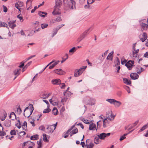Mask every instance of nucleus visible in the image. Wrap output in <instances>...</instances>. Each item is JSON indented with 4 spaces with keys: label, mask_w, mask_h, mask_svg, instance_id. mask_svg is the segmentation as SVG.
Listing matches in <instances>:
<instances>
[{
    "label": "nucleus",
    "mask_w": 148,
    "mask_h": 148,
    "mask_svg": "<svg viewBox=\"0 0 148 148\" xmlns=\"http://www.w3.org/2000/svg\"><path fill=\"white\" fill-rule=\"evenodd\" d=\"M39 129L41 130L45 131V127L43 125H42L39 127Z\"/></svg>",
    "instance_id": "4d7b16f0"
},
{
    "label": "nucleus",
    "mask_w": 148,
    "mask_h": 148,
    "mask_svg": "<svg viewBox=\"0 0 148 148\" xmlns=\"http://www.w3.org/2000/svg\"><path fill=\"white\" fill-rule=\"evenodd\" d=\"M115 100L114 99H106V101H108V102L110 103L111 104H113L114 103L115 101Z\"/></svg>",
    "instance_id": "72a5a7b5"
},
{
    "label": "nucleus",
    "mask_w": 148,
    "mask_h": 148,
    "mask_svg": "<svg viewBox=\"0 0 148 148\" xmlns=\"http://www.w3.org/2000/svg\"><path fill=\"white\" fill-rule=\"evenodd\" d=\"M23 3L22 1H19L17 3L15 4V7L20 11H21V9L20 8V7L23 6Z\"/></svg>",
    "instance_id": "f8f14e48"
},
{
    "label": "nucleus",
    "mask_w": 148,
    "mask_h": 148,
    "mask_svg": "<svg viewBox=\"0 0 148 148\" xmlns=\"http://www.w3.org/2000/svg\"><path fill=\"white\" fill-rule=\"evenodd\" d=\"M67 99L68 98L66 97H64L61 100V102L63 103V105L64 104V102H66L67 101Z\"/></svg>",
    "instance_id": "49530a36"
},
{
    "label": "nucleus",
    "mask_w": 148,
    "mask_h": 148,
    "mask_svg": "<svg viewBox=\"0 0 148 148\" xmlns=\"http://www.w3.org/2000/svg\"><path fill=\"white\" fill-rule=\"evenodd\" d=\"M75 47H73L72 48H71L70 50L69 51V52L70 53H74L75 51Z\"/></svg>",
    "instance_id": "3c124183"
},
{
    "label": "nucleus",
    "mask_w": 148,
    "mask_h": 148,
    "mask_svg": "<svg viewBox=\"0 0 148 148\" xmlns=\"http://www.w3.org/2000/svg\"><path fill=\"white\" fill-rule=\"evenodd\" d=\"M57 122L56 124L52 125H48L46 128L47 130V133H52L56 128Z\"/></svg>",
    "instance_id": "423d86ee"
},
{
    "label": "nucleus",
    "mask_w": 148,
    "mask_h": 148,
    "mask_svg": "<svg viewBox=\"0 0 148 148\" xmlns=\"http://www.w3.org/2000/svg\"><path fill=\"white\" fill-rule=\"evenodd\" d=\"M43 140L45 142H47L48 141V140L47 139L46 137V135L45 134H43Z\"/></svg>",
    "instance_id": "c03bdc74"
},
{
    "label": "nucleus",
    "mask_w": 148,
    "mask_h": 148,
    "mask_svg": "<svg viewBox=\"0 0 148 148\" xmlns=\"http://www.w3.org/2000/svg\"><path fill=\"white\" fill-rule=\"evenodd\" d=\"M51 111V109L49 108H47L44 109L43 111L44 113H48Z\"/></svg>",
    "instance_id": "a18cd8bd"
},
{
    "label": "nucleus",
    "mask_w": 148,
    "mask_h": 148,
    "mask_svg": "<svg viewBox=\"0 0 148 148\" xmlns=\"http://www.w3.org/2000/svg\"><path fill=\"white\" fill-rule=\"evenodd\" d=\"M48 26V24L46 23H42L41 25V26L42 29L47 28Z\"/></svg>",
    "instance_id": "58836bf2"
},
{
    "label": "nucleus",
    "mask_w": 148,
    "mask_h": 148,
    "mask_svg": "<svg viewBox=\"0 0 148 148\" xmlns=\"http://www.w3.org/2000/svg\"><path fill=\"white\" fill-rule=\"evenodd\" d=\"M140 26L142 31L143 30H147L148 28V25L143 23V22H141Z\"/></svg>",
    "instance_id": "9d476101"
},
{
    "label": "nucleus",
    "mask_w": 148,
    "mask_h": 148,
    "mask_svg": "<svg viewBox=\"0 0 148 148\" xmlns=\"http://www.w3.org/2000/svg\"><path fill=\"white\" fill-rule=\"evenodd\" d=\"M6 113L5 112L3 113V116L1 118V120L2 121H3L4 120L6 117Z\"/></svg>",
    "instance_id": "37998d69"
},
{
    "label": "nucleus",
    "mask_w": 148,
    "mask_h": 148,
    "mask_svg": "<svg viewBox=\"0 0 148 148\" xmlns=\"http://www.w3.org/2000/svg\"><path fill=\"white\" fill-rule=\"evenodd\" d=\"M78 132V130L77 128H76L71 132V133L72 134H74L77 133Z\"/></svg>",
    "instance_id": "4c0bfd02"
},
{
    "label": "nucleus",
    "mask_w": 148,
    "mask_h": 148,
    "mask_svg": "<svg viewBox=\"0 0 148 148\" xmlns=\"http://www.w3.org/2000/svg\"><path fill=\"white\" fill-rule=\"evenodd\" d=\"M23 62H21V63H20V65H19V67L20 68H22L23 67V66H24V63L25 62V60L23 61Z\"/></svg>",
    "instance_id": "bf43d9fd"
},
{
    "label": "nucleus",
    "mask_w": 148,
    "mask_h": 148,
    "mask_svg": "<svg viewBox=\"0 0 148 148\" xmlns=\"http://www.w3.org/2000/svg\"><path fill=\"white\" fill-rule=\"evenodd\" d=\"M55 20L56 21L58 22L62 20L61 18L60 17H57L56 18H55Z\"/></svg>",
    "instance_id": "13d9d810"
},
{
    "label": "nucleus",
    "mask_w": 148,
    "mask_h": 148,
    "mask_svg": "<svg viewBox=\"0 0 148 148\" xmlns=\"http://www.w3.org/2000/svg\"><path fill=\"white\" fill-rule=\"evenodd\" d=\"M55 73L60 75H62L65 73V72L61 69H58L54 70Z\"/></svg>",
    "instance_id": "ddd939ff"
},
{
    "label": "nucleus",
    "mask_w": 148,
    "mask_h": 148,
    "mask_svg": "<svg viewBox=\"0 0 148 148\" xmlns=\"http://www.w3.org/2000/svg\"><path fill=\"white\" fill-rule=\"evenodd\" d=\"M51 82L54 85H59L61 84V81L59 79H56L52 80Z\"/></svg>",
    "instance_id": "2eb2a0df"
},
{
    "label": "nucleus",
    "mask_w": 148,
    "mask_h": 148,
    "mask_svg": "<svg viewBox=\"0 0 148 148\" xmlns=\"http://www.w3.org/2000/svg\"><path fill=\"white\" fill-rule=\"evenodd\" d=\"M21 110L20 107H18L17 108V112L19 114L21 113Z\"/></svg>",
    "instance_id": "8fccbe9b"
},
{
    "label": "nucleus",
    "mask_w": 148,
    "mask_h": 148,
    "mask_svg": "<svg viewBox=\"0 0 148 148\" xmlns=\"http://www.w3.org/2000/svg\"><path fill=\"white\" fill-rule=\"evenodd\" d=\"M56 5L54 6V10L52 12L53 15L60 14L61 12L60 8L62 5L61 0H55Z\"/></svg>",
    "instance_id": "f03ea898"
},
{
    "label": "nucleus",
    "mask_w": 148,
    "mask_h": 148,
    "mask_svg": "<svg viewBox=\"0 0 148 148\" xmlns=\"http://www.w3.org/2000/svg\"><path fill=\"white\" fill-rule=\"evenodd\" d=\"M56 66V65L55 64V63H54L49 66V69H52L55 66Z\"/></svg>",
    "instance_id": "69168bd1"
},
{
    "label": "nucleus",
    "mask_w": 148,
    "mask_h": 148,
    "mask_svg": "<svg viewBox=\"0 0 148 148\" xmlns=\"http://www.w3.org/2000/svg\"><path fill=\"white\" fill-rule=\"evenodd\" d=\"M29 107H26L25 109L24 112V116L27 117H29L32 114L33 111L34 110L33 105L32 104H30Z\"/></svg>",
    "instance_id": "7ed1b4c3"
},
{
    "label": "nucleus",
    "mask_w": 148,
    "mask_h": 148,
    "mask_svg": "<svg viewBox=\"0 0 148 148\" xmlns=\"http://www.w3.org/2000/svg\"><path fill=\"white\" fill-rule=\"evenodd\" d=\"M114 104L116 107H119L121 104V103L119 101L115 100Z\"/></svg>",
    "instance_id": "bb28decb"
},
{
    "label": "nucleus",
    "mask_w": 148,
    "mask_h": 148,
    "mask_svg": "<svg viewBox=\"0 0 148 148\" xmlns=\"http://www.w3.org/2000/svg\"><path fill=\"white\" fill-rule=\"evenodd\" d=\"M143 68H142L140 66H137L136 67V71L138 74H140L141 72L144 71Z\"/></svg>",
    "instance_id": "4468645a"
},
{
    "label": "nucleus",
    "mask_w": 148,
    "mask_h": 148,
    "mask_svg": "<svg viewBox=\"0 0 148 148\" xmlns=\"http://www.w3.org/2000/svg\"><path fill=\"white\" fill-rule=\"evenodd\" d=\"M99 137H96L95 138L94 140V142L96 144H99Z\"/></svg>",
    "instance_id": "473e14b6"
},
{
    "label": "nucleus",
    "mask_w": 148,
    "mask_h": 148,
    "mask_svg": "<svg viewBox=\"0 0 148 148\" xmlns=\"http://www.w3.org/2000/svg\"><path fill=\"white\" fill-rule=\"evenodd\" d=\"M6 27L8 29H9L8 27V25L4 22H0V27Z\"/></svg>",
    "instance_id": "cd10ccee"
},
{
    "label": "nucleus",
    "mask_w": 148,
    "mask_h": 148,
    "mask_svg": "<svg viewBox=\"0 0 148 148\" xmlns=\"http://www.w3.org/2000/svg\"><path fill=\"white\" fill-rule=\"evenodd\" d=\"M58 111L56 108H53L52 110V113L54 115H56L58 114Z\"/></svg>",
    "instance_id": "c9c22d12"
},
{
    "label": "nucleus",
    "mask_w": 148,
    "mask_h": 148,
    "mask_svg": "<svg viewBox=\"0 0 148 148\" xmlns=\"http://www.w3.org/2000/svg\"><path fill=\"white\" fill-rule=\"evenodd\" d=\"M95 0H87V3L88 4H92L93 3Z\"/></svg>",
    "instance_id": "052dcab7"
},
{
    "label": "nucleus",
    "mask_w": 148,
    "mask_h": 148,
    "mask_svg": "<svg viewBox=\"0 0 148 148\" xmlns=\"http://www.w3.org/2000/svg\"><path fill=\"white\" fill-rule=\"evenodd\" d=\"M147 34L145 33H143L140 39L142 42L145 41L147 38Z\"/></svg>",
    "instance_id": "6ab92c4d"
},
{
    "label": "nucleus",
    "mask_w": 148,
    "mask_h": 148,
    "mask_svg": "<svg viewBox=\"0 0 148 148\" xmlns=\"http://www.w3.org/2000/svg\"><path fill=\"white\" fill-rule=\"evenodd\" d=\"M10 134L11 135H16V132L14 130H12L10 132Z\"/></svg>",
    "instance_id": "09e8293b"
},
{
    "label": "nucleus",
    "mask_w": 148,
    "mask_h": 148,
    "mask_svg": "<svg viewBox=\"0 0 148 148\" xmlns=\"http://www.w3.org/2000/svg\"><path fill=\"white\" fill-rule=\"evenodd\" d=\"M116 60L114 62V63L115 64V66L117 65H119L120 64V62L118 58L116 57Z\"/></svg>",
    "instance_id": "ea45409f"
},
{
    "label": "nucleus",
    "mask_w": 148,
    "mask_h": 148,
    "mask_svg": "<svg viewBox=\"0 0 148 148\" xmlns=\"http://www.w3.org/2000/svg\"><path fill=\"white\" fill-rule=\"evenodd\" d=\"M87 66H83L80 69H76L74 72V76L75 77H78L85 70Z\"/></svg>",
    "instance_id": "20e7f679"
},
{
    "label": "nucleus",
    "mask_w": 148,
    "mask_h": 148,
    "mask_svg": "<svg viewBox=\"0 0 148 148\" xmlns=\"http://www.w3.org/2000/svg\"><path fill=\"white\" fill-rule=\"evenodd\" d=\"M106 117L107 119H108L110 120H113L114 118V116L112 115V112H108L106 114Z\"/></svg>",
    "instance_id": "1a4fd4ad"
},
{
    "label": "nucleus",
    "mask_w": 148,
    "mask_h": 148,
    "mask_svg": "<svg viewBox=\"0 0 148 148\" xmlns=\"http://www.w3.org/2000/svg\"><path fill=\"white\" fill-rule=\"evenodd\" d=\"M4 125L7 127H9L11 126V122L10 120H6L4 123Z\"/></svg>",
    "instance_id": "4be33fe9"
},
{
    "label": "nucleus",
    "mask_w": 148,
    "mask_h": 148,
    "mask_svg": "<svg viewBox=\"0 0 148 148\" xmlns=\"http://www.w3.org/2000/svg\"><path fill=\"white\" fill-rule=\"evenodd\" d=\"M130 77L131 78L133 79H137L138 77V75L136 73H132L130 75Z\"/></svg>",
    "instance_id": "f3484780"
},
{
    "label": "nucleus",
    "mask_w": 148,
    "mask_h": 148,
    "mask_svg": "<svg viewBox=\"0 0 148 148\" xmlns=\"http://www.w3.org/2000/svg\"><path fill=\"white\" fill-rule=\"evenodd\" d=\"M148 127L147 125H145L143 126L140 130V132H142L145 130Z\"/></svg>",
    "instance_id": "a19ab883"
},
{
    "label": "nucleus",
    "mask_w": 148,
    "mask_h": 148,
    "mask_svg": "<svg viewBox=\"0 0 148 148\" xmlns=\"http://www.w3.org/2000/svg\"><path fill=\"white\" fill-rule=\"evenodd\" d=\"M58 32V31L56 29H53V34L52 37H53Z\"/></svg>",
    "instance_id": "6e6d98bb"
},
{
    "label": "nucleus",
    "mask_w": 148,
    "mask_h": 148,
    "mask_svg": "<svg viewBox=\"0 0 148 148\" xmlns=\"http://www.w3.org/2000/svg\"><path fill=\"white\" fill-rule=\"evenodd\" d=\"M38 135H37L32 136L30 138V139L33 140H37L38 138Z\"/></svg>",
    "instance_id": "2f4dec72"
},
{
    "label": "nucleus",
    "mask_w": 148,
    "mask_h": 148,
    "mask_svg": "<svg viewBox=\"0 0 148 148\" xmlns=\"http://www.w3.org/2000/svg\"><path fill=\"white\" fill-rule=\"evenodd\" d=\"M6 134L5 132L2 131H0V136H4Z\"/></svg>",
    "instance_id": "680f3d73"
},
{
    "label": "nucleus",
    "mask_w": 148,
    "mask_h": 148,
    "mask_svg": "<svg viewBox=\"0 0 148 148\" xmlns=\"http://www.w3.org/2000/svg\"><path fill=\"white\" fill-rule=\"evenodd\" d=\"M40 97L42 99H46L48 98L47 93L45 92H42L40 94Z\"/></svg>",
    "instance_id": "393cba45"
},
{
    "label": "nucleus",
    "mask_w": 148,
    "mask_h": 148,
    "mask_svg": "<svg viewBox=\"0 0 148 148\" xmlns=\"http://www.w3.org/2000/svg\"><path fill=\"white\" fill-rule=\"evenodd\" d=\"M16 21H11L8 22V25L9 27L11 29H13L16 26L15 24Z\"/></svg>",
    "instance_id": "9b49d317"
},
{
    "label": "nucleus",
    "mask_w": 148,
    "mask_h": 148,
    "mask_svg": "<svg viewBox=\"0 0 148 148\" xmlns=\"http://www.w3.org/2000/svg\"><path fill=\"white\" fill-rule=\"evenodd\" d=\"M139 50V49H137L136 50H135H135H133L132 51V53L133 56H135V55L138 53Z\"/></svg>",
    "instance_id": "79ce46f5"
},
{
    "label": "nucleus",
    "mask_w": 148,
    "mask_h": 148,
    "mask_svg": "<svg viewBox=\"0 0 148 148\" xmlns=\"http://www.w3.org/2000/svg\"><path fill=\"white\" fill-rule=\"evenodd\" d=\"M56 21L55 20V19H53L51 20L50 22V24H53L54 23H55L56 22Z\"/></svg>",
    "instance_id": "603ef678"
},
{
    "label": "nucleus",
    "mask_w": 148,
    "mask_h": 148,
    "mask_svg": "<svg viewBox=\"0 0 148 148\" xmlns=\"http://www.w3.org/2000/svg\"><path fill=\"white\" fill-rule=\"evenodd\" d=\"M123 82L124 83L127 85H129L131 84V82L130 81H128V79L126 78H123Z\"/></svg>",
    "instance_id": "c756f323"
},
{
    "label": "nucleus",
    "mask_w": 148,
    "mask_h": 148,
    "mask_svg": "<svg viewBox=\"0 0 148 148\" xmlns=\"http://www.w3.org/2000/svg\"><path fill=\"white\" fill-rule=\"evenodd\" d=\"M66 58L64 59L63 58H62L63 60L61 61L62 63H63L64 62L65 60H66L68 58V55L67 54H66Z\"/></svg>",
    "instance_id": "e2e57ef3"
},
{
    "label": "nucleus",
    "mask_w": 148,
    "mask_h": 148,
    "mask_svg": "<svg viewBox=\"0 0 148 148\" xmlns=\"http://www.w3.org/2000/svg\"><path fill=\"white\" fill-rule=\"evenodd\" d=\"M125 88L126 89V90L127 91L128 93H130V91L129 87L126 86H125Z\"/></svg>",
    "instance_id": "338daca9"
},
{
    "label": "nucleus",
    "mask_w": 148,
    "mask_h": 148,
    "mask_svg": "<svg viewBox=\"0 0 148 148\" xmlns=\"http://www.w3.org/2000/svg\"><path fill=\"white\" fill-rule=\"evenodd\" d=\"M96 128V125L95 124L92 123L90 124L89 127V129L90 130H94Z\"/></svg>",
    "instance_id": "aec40b11"
},
{
    "label": "nucleus",
    "mask_w": 148,
    "mask_h": 148,
    "mask_svg": "<svg viewBox=\"0 0 148 148\" xmlns=\"http://www.w3.org/2000/svg\"><path fill=\"white\" fill-rule=\"evenodd\" d=\"M38 14L41 17L45 18L47 14V13L44 12L39 11Z\"/></svg>",
    "instance_id": "412c9836"
},
{
    "label": "nucleus",
    "mask_w": 148,
    "mask_h": 148,
    "mask_svg": "<svg viewBox=\"0 0 148 148\" xmlns=\"http://www.w3.org/2000/svg\"><path fill=\"white\" fill-rule=\"evenodd\" d=\"M71 94V93L69 91H65L64 92V95L66 97H69Z\"/></svg>",
    "instance_id": "f704fd0d"
},
{
    "label": "nucleus",
    "mask_w": 148,
    "mask_h": 148,
    "mask_svg": "<svg viewBox=\"0 0 148 148\" xmlns=\"http://www.w3.org/2000/svg\"><path fill=\"white\" fill-rule=\"evenodd\" d=\"M42 141V139H40L39 141L37 142V143L38 145L37 148H40L41 147Z\"/></svg>",
    "instance_id": "7c9ffc66"
},
{
    "label": "nucleus",
    "mask_w": 148,
    "mask_h": 148,
    "mask_svg": "<svg viewBox=\"0 0 148 148\" xmlns=\"http://www.w3.org/2000/svg\"><path fill=\"white\" fill-rule=\"evenodd\" d=\"M17 17L20 20L21 22L23 21V17L20 16V15H18Z\"/></svg>",
    "instance_id": "0e129e2a"
},
{
    "label": "nucleus",
    "mask_w": 148,
    "mask_h": 148,
    "mask_svg": "<svg viewBox=\"0 0 148 148\" xmlns=\"http://www.w3.org/2000/svg\"><path fill=\"white\" fill-rule=\"evenodd\" d=\"M21 70V69H16L14 71V74L16 76L14 78V80L20 74Z\"/></svg>",
    "instance_id": "a211bd4d"
},
{
    "label": "nucleus",
    "mask_w": 148,
    "mask_h": 148,
    "mask_svg": "<svg viewBox=\"0 0 148 148\" xmlns=\"http://www.w3.org/2000/svg\"><path fill=\"white\" fill-rule=\"evenodd\" d=\"M89 29L85 30L79 36L77 40V42H80L90 32H89Z\"/></svg>",
    "instance_id": "39448f33"
},
{
    "label": "nucleus",
    "mask_w": 148,
    "mask_h": 148,
    "mask_svg": "<svg viewBox=\"0 0 148 148\" xmlns=\"http://www.w3.org/2000/svg\"><path fill=\"white\" fill-rule=\"evenodd\" d=\"M110 133L106 134L105 133H103L98 135L97 136L100 139L103 140L106 137L108 136H110Z\"/></svg>",
    "instance_id": "6e6552de"
},
{
    "label": "nucleus",
    "mask_w": 148,
    "mask_h": 148,
    "mask_svg": "<svg viewBox=\"0 0 148 148\" xmlns=\"http://www.w3.org/2000/svg\"><path fill=\"white\" fill-rule=\"evenodd\" d=\"M16 115L14 112H12L10 116V118L12 120H14L16 118Z\"/></svg>",
    "instance_id": "c85d7f7f"
},
{
    "label": "nucleus",
    "mask_w": 148,
    "mask_h": 148,
    "mask_svg": "<svg viewBox=\"0 0 148 148\" xmlns=\"http://www.w3.org/2000/svg\"><path fill=\"white\" fill-rule=\"evenodd\" d=\"M94 145L92 143H90L89 144V148H92Z\"/></svg>",
    "instance_id": "774afa93"
},
{
    "label": "nucleus",
    "mask_w": 148,
    "mask_h": 148,
    "mask_svg": "<svg viewBox=\"0 0 148 148\" xmlns=\"http://www.w3.org/2000/svg\"><path fill=\"white\" fill-rule=\"evenodd\" d=\"M71 131V129H69L67 130V132L65 133L64 135L65 136H64V138H67L69 136V135L68 134Z\"/></svg>",
    "instance_id": "de8ad7c7"
},
{
    "label": "nucleus",
    "mask_w": 148,
    "mask_h": 148,
    "mask_svg": "<svg viewBox=\"0 0 148 148\" xmlns=\"http://www.w3.org/2000/svg\"><path fill=\"white\" fill-rule=\"evenodd\" d=\"M86 124H89L90 123V121L88 120L85 119H84L82 120Z\"/></svg>",
    "instance_id": "5fc2aeb1"
},
{
    "label": "nucleus",
    "mask_w": 148,
    "mask_h": 148,
    "mask_svg": "<svg viewBox=\"0 0 148 148\" xmlns=\"http://www.w3.org/2000/svg\"><path fill=\"white\" fill-rule=\"evenodd\" d=\"M107 123L108 124V123L107 120V118L103 120V127H105L106 126Z\"/></svg>",
    "instance_id": "e433bc0d"
},
{
    "label": "nucleus",
    "mask_w": 148,
    "mask_h": 148,
    "mask_svg": "<svg viewBox=\"0 0 148 148\" xmlns=\"http://www.w3.org/2000/svg\"><path fill=\"white\" fill-rule=\"evenodd\" d=\"M113 53V51H112L109 53L107 58V59L112 61V55Z\"/></svg>",
    "instance_id": "b1692460"
},
{
    "label": "nucleus",
    "mask_w": 148,
    "mask_h": 148,
    "mask_svg": "<svg viewBox=\"0 0 148 148\" xmlns=\"http://www.w3.org/2000/svg\"><path fill=\"white\" fill-rule=\"evenodd\" d=\"M64 8L65 10L75 9V2L74 0H63Z\"/></svg>",
    "instance_id": "f257e3e1"
},
{
    "label": "nucleus",
    "mask_w": 148,
    "mask_h": 148,
    "mask_svg": "<svg viewBox=\"0 0 148 148\" xmlns=\"http://www.w3.org/2000/svg\"><path fill=\"white\" fill-rule=\"evenodd\" d=\"M134 62V61L133 60H129L125 63V66L127 67L129 70H131L132 69Z\"/></svg>",
    "instance_id": "0eeeda50"
},
{
    "label": "nucleus",
    "mask_w": 148,
    "mask_h": 148,
    "mask_svg": "<svg viewBox=\"0 0 148 148\" xmlns=\"http://www.w3.org/2000/svg\"><path fill=\"white\" fill-rule=\"evenodd\" d=\"M35 30L34 31V32H35L36 31L38 32L39 31L40 29L39 23L38 22H36L35 23Z\"/></svg>",
    "instance_id": "dca6fc26"
},
{
    "label": "nucleus",
    "mask_w": 148,
    "mask_h": 148,
    "mask_svg": "<svg viewBox=\"0 0 148 148\" xmlns=\"http://www.w3.org/2000/svg\"><path fill=\"white\" fill-rule=\"evenodd\" d=\"M132 131V130L129 132L128 133L125 134L122 136H121L119 139L120 141H121L124 139L126 138L125 136H127L128 134L131 133Z\"/></svg>",
    "instance_id": "a878e982"
},
{
    "label": "nucleus",
    "mask_w": 148,
    "mask_h": 148,
    "mask_svg": "<svg viewBox=\"0 0 148 148\" xmlns=\"http://www.w3.org/2000/svg\"><path fill=\"white\" fill-rule=\"evenodd\" d=\"M31 0H27L26 2L27 7V10H28L29 8H30V6L31 5L32 1H31L30 2ZM32 0L33 1V0Z\"/></svg>",
    "instance_id": "5701e85b"
},
{
    "label": "nucleus",
    "mask_w": 148,
    "mask_h": 148,
    "mask_svg": "<svg viewBox=\"0 0 148 148\" xmlns=\"http://www.w3.org/2000/svg\"><path fill=\"white\" fill-rule=\"evenodd\" d=\"M3 11L5 12H6L8 11L7 8L5 5H3Z\"/></svg>",
    "instance_id": "864d4df0"
}]
</instances>
